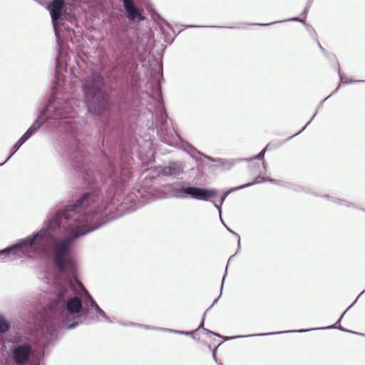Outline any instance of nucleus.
Here are the masks:
<instances>
[{
  "label": "nucleus",
  "instance_id": "nucleus-45",
  "mask_svg": "<svg viewBox=\"0 0 365 365\" xmlns=\"http://www.w3.org/2000/svg\"><path fill=\"white\" fill-rule=\"evenodd\" d=\"M60 66V62L58 58H56V68H58Z\"/></svg>",
  "mask_w": 365,
  "mask_h": 365
},
{
  "label": "nucleus",
  "instance_id": "nucleus-16",
  "mask_svg": "<svg viewBox=\"0 0 365 365\" xmlns=\"http://www.w3.org/2000/svg\"><path fill=\"white\" fill-rule=\"evenodd\" d=\"M257 182H259L257 180H255V181H252V182H248V183H246V184H244V185H240V186H237V187H232L231 188L230 190L227 191L226 192H225L223 194V195L220 197V205H222L226 197H227V195L231 193L232 192H234V191H236V190H241V189H243V188H245V187H250L255 184H257Z\"/></svg>",
  "mask_w": 365,
  "mask_h": 365
},
{
  "label": "nucleus",
  "instance_id": "nucleus-46",
  "mask_svg": "<svg viewBox=\"0 0 365 365\" xmlns=\"http://www.w3.org/2000/svg\"><path fill=\"white\" fill-rule=\"evenodd\" d=\"M312 2H313V0H308V2H307L308 6H311Z\"/></svg>",
  "mask_w": 365,
  "mask_h": 365
},
{
  "label": "nucleus",
  "instance_id": "nucleus-53",
  "mask_svg": "<svg viewBox=\"0 0 365 365\" xmlns=\"http://www.w3.org/2000/svg\"><path fill=\"white\" fill-rule=\"evenodd\" d=\"M221 296H222V294H220L218 296V299L220 298Z\"/></svg>",
  "mask_w": 365,
  "mask_h": 365
},
{
  "label": "nucleus",
  "instance_id": "nucleus-13",
  "mask_svg": "<svg viewBox=\"0 0 365 365\" xmlns=\"http://www.w3.org/2000/svg\"><path fill=\"white\" fill-rule=\"evenodd\" d=\"M311 329H298V330H288V331H275V332H270V333H262V334H248L245 336H225L222 337L225 341H229L231 339H237V338H241V337H252V336H267V335H272V334H287V333H304L309 331Z\"/></svg>",
  "mask_w": 365,
  "mask_h": 365
},
{
  "label": "nucleus",
  "instance_id": "nucleus-25",
  "mask_svg": "<svg viewBox=\"0 0 365 365\" xmlns=\"http://www.w3.org/2000/svg\"><path fill=\"white\" fill-rule=\"evenodd\" d=\"M168 120V115L165 110L160 113L159 117V123H160V130L163 132V127L166 125Z\"/></svg>",
  "mask_w": 365,
  "mask_h": 365
},
{
  "label": "nucleus",
  "instance_id": "nucleus-34",
  "mask_svg": "<svg viewBox=\"0 0 365 365\" xmlns=\"http://www.w3.org/2000/svg\"><path fill=\"white\" fill-rule=\"evenodd\" d=\"M206 315V312H205L204 315H203V318H202V322L200 323V324L199 325L198 328L195 330L197 331V329H205L204 328V319H205V317Z\"/></svg>",
  "mask_w": 365,
  "mask_h": 365
},
{
  "label": "nucleus",
  "instance_id": "nucleus-8",
  "mask_svg": "<svg viewBox=\"0 0 365 365\" xmlns=\"http://www.w3.org/2000/svg\"><path fill=\"white\" fill-rule=\"evenodd\" d=\"M66 6L64 0H53L48 6L47 9L49 11L52 24L54 28L55 36L57 41L60 38L58 31L57 25L59 19L63 16V10Z\"/></svg>",
  "mask_w": 365,
  "mask_h": 365
},
{
  "label": "nucleus",
  "instance_id": "nucleus-36",
  "mask_svg": "<svg viewBox=\"0 0 365 365\" xmlns=\"http://www.w3.org/2000/svg\"><path fill=\"white\" fill-rule=\"evenodd\" d=\"M317 44L320 48V50L324 53L326 54L327 53V51L325 50V48L321 45V43H319V41L317 40Z\"/></svg>",
  "mask_w": 365,
  "mask_h": 365
},
{
  "label": "nucleus",
  "instance_id": "nucleus-42",
  "mask_svg": "<svg viewBox=\"0 0 365 365\" xmlns=\"http://www.w3.org/2000/svg\"><path fill=\"white\" fill-rule=\"evenodd\" d=\"M217 301H218V298H217V299H216L213 302V303L212 304V305H211V306H210V307L206 310V312H205L207 313V311H208V310H209V309H210V308H211L214 304H215L217 302Z\"/></svg>",
  "mask_w": 365,
  "mask_h": 365
},
{
  "label": "nucleus",
  "instance_id": "nucleus-6",
  "mask_svg": "<svg viewBox=\"0 0 365 365\" xmlns=\"http://www.w3.org/2000/svg\"><path fill=\"white\" fill-rule=\"evenodd\" d=\"M173 190L178 197L185 198L189 196L195 200L203 201L214 198L218 194L216 189L193 186L185 182H180V187L174 188Z\"/></svg>",
  "mask_w": 365,
  "mask_h": 365
},
{
  "label": "nucleus",
  "instance_id": "nucleus-50",
  "mask_svg": "<svg viewBox=\"0 0 365 365\" xmlns=\"http://www.w3.org/2000/svg\"><path fill=\"white\" fill-rule=\"evenodd\" d=\"M99 319L97 317L96 319L93 320L94 322H98Z\"/></svg>",
  "mask_w": 365,
  "mask_h": 365
},
{
  "label": "nucleus",
  "instance_id": "nucleus-3",
  "mask_svg": "<svg viewBox=\"0 0 365 365\" xmlns=\"http://www.w3.org/2000/svg\"><path fill=\"white\" fill-rule=\"evenodd\" d=\"M59 329L53 317L50 316L47 306L43 309L36 329L28 338L19 337L11 341L9 357L13 365H40L35 361L38 348L45 349L57 339Z\"/></svg>",
  "mask_w": 365,
  "mask_h": 365
},
{
  "label": "nucleus",
  "instance_id": "nucleus-51",
  "mask_svg": "<svg viewBox=\"0 0 365 365\" xmlns=\"http://www.w3.org/2000/svg\"><path fill=\"white\" fill-rule=\"evenodd\" d=\"M6 163V162H5V161H4V162H3L2 163H0V166H1V165H4Z\"/></svg>",
  "mask_w": 365,
  "mask_h": 365
},
{
  "label": "nucleus",
  "instance_id": "nucleus-48",
  "mask_svg": "<svg viewBox=\"0 0 365 365\" xmlns=\"http://www.w3.org/2000/svg\"><path fill=\"white\" fill-rule=\"evenodd\" d=\"M220 221H221V222L222 223V225H223L225 227V226H227V225L225 224V222H224V221H223V220H222V216H221V217H220Z\"/></svg>",
  "mask_w": 365,
  "mask_h": 365
},
{
  "label": "nucleus",
  "instance_id": "nucleus-56",
  "mask_svg": "<svg viewBox=\"0 0 365 365\" xmlns=\"http://www.w3.org/2000/svg\"><path fill=\"white\" fill-rule=\"evenodd\" d=\"M122 1L123 2V0H122Z\"/></svg>",
  "mask_w": 365,
  "mask_h": 365
},
{
  "label": "nucleus",
  "instance_id": "nucleus-27",
  "mask_svg": "<svg viewBox=\"0 0 365 365\" xmlns=\"http://www.w3.org/2000/svg\"><path fill=\"white\" fill-rule=\"evenodd\" d=\"M197 154L202 156L204 158L207 159V160H209L210 162L217 163V160H219V158H214L209 156L200 151H197Z\"/></svg>",
  "mask_w": 365,
  "mask_h": 365
},
{
  "label": "nucleus",
  "instance_id": "nucleus-39",
  "mask_svg": "<svg viewBox=\"0 0 365 365\" xmlns=\"http://www.w3.org/2000/svg\"><path fill=\"white\" fill-rule=\"evenodd\" d=\"M227 274V269H225V274L222 278V286H221V292L222 291V289H223V286H224V282H225V276Z\"/></svg>",
  "mask_w": 365,
  "mask_h": 365
},
{
  "label": "nucleus",
  "instance_id": "nucleus-55",
  "mask_svg": "<svg viewBox=\"0 0 365 365\" xmlns=\"http://www.w3.org/2000/svg\"><path fill=\"white\" fill-rule=\"evenodd\" d=\"M232 257H231L230 258H229L228 262L231 260V258H232Z\"/></svg>",
  "mask_w": 365,
  "mask_h": 365
},
{
  "label": "nucleus",
  "instance_id": "nucleus-40",
  "mask_svg": "<svg viewBox=\"0 0 365 365\" xmlns=\"http://www.w3.org/2000/svg\"><path fill=\"white\" fill-rule=\"evenodd\" d=\"M306 28L307 29L309 32L313 33L314 35H316V32L312 26H311V28H309V27H306Z\"/></svg>",
  "mask_w": 365,
  "mask_h": 365
},
{
  "label": "nucleus",
  "instance_id": "nucleus-12",
  "mask_svg": "<svg viewBox=\"0 0 365 365\" xmlns=\"http://www.w3.org/2000/svg\"><path fill=\"white\" fill-rule=\"evenodd\" d=\"M365 292V289L358 296V297L356 299H358L359 297V296L361 294H362L364 292ZM357 299H356L354 303L350 305L348 309L344 311L341 315L340 316V317L339 318V319L337 320V322H336V324H332V325H330V326H327L326 327H319V328H312V329H310L312 330H315V329H339L340 331H344V332H348V333H351V334H357V335H361V336H365V334H361V333H358V332H356V331H351V330H348L346 329H344V327H342L340 324L339 326H337L338 324L340 323L342 317H344V315L345 314V313L346 312V311L356 302Z\"/></svg>",
  "mask_w": 365,
  "mask_h": 365
},
{
  "label": "nucleus",
  "instance_id": "nucleus-30",
  "mask_svg": "<svg viewBox=\"0 0 365 365\" xmlns=\"http://www.w3.org/2000/svg\"><path fill=\"white\" fill-rule=\"evenodd\" d=\"M225 227L230 232H231L232 234H233L234 235H235L237 237V244H238V247H239L238 249L240 250V235L237 233L232 231V230H230L227 226H225Z\"/></svg>",
  "mask_w": 365,
  "mask_h": 365
},
{
  "label": "nucleus",
  "instance_id": "nucleus-47",
  "mask_svg": "<svg viewBox=\"0 0 365 365\" xmlns=\"http://www.w3.org/2000/svg\"><path fill=\"white\" fill-rule=\"evenodd\" d=\"M213 335L216 336H218V337H220V338H222L223 336H221L220 334H217V333H215L213 334Z\"/></svg>",
  "mask_w": 365,
  "mask_h": 365
},
{
  "label": "nucleus",
  "instance_id": "nucleus-15",
  "mask_svg": "<svg viewBox=\"0 0 365 365\" xmlns=\"http://www.w3.org/2000/svg\"><path fill=\"white\" fill-rule=\"evenodd\" d=\"M340 87V84L337 86V88L329 95L328 96L327 98H325L324 100H322L320 103H319V105L318 106L317 108L316 109L314 115L312 116L311 119L307 123V124L297 133H296L295 134L292 135V136H290L289 138H288L287 139V140L294 138V136L299 135L300 133H302L306 128L307 126L312 122V120L314 118V117L316 116L317 112H318V109L319 108V107H321L322 106V104L329 98H330L331 96L334 95L339 90Z\"/></svg>",
  "mask_w": 365,
  "mask_h": 365
},
{
  "label": "nucleus",
  "instance_id": "nucleus-41",
  "mask_svg": "<svg viewBox=\"0 0 365 365\" xmlns=\"http://www.w3.org/2000/svg\"><path fill=\"white\" fill-rule=\"evenodd\" d=\"M338 73H339V78L341 80H343L344 77L343 76L341 75V71H340V68H339V66L338 65Z\"/></svg>",
  "mask_w": 365,
  "mask_h": 365
},
{
  "label": "nucleus",
  "instance_id": "nucleus-37",
  "mask_svg": "<svg viewBox=\"0 0 365 365\" xmlns=\"http://www.w3.org/2000/svg\"><path fill=\"white\" fill-rule=\"evenodd\" d=\"M188 147H189V148H190V150L191 151L196 152V153H197V151H198V150H197L195 148H194L192 145H190H190H188Z\"/></svg>",
  "mask_w": 365,
  "mask_h": 365
},
{
  "label": "nucleus",
  "instance_id": "nucleus-21",
  "mask_svg": "<svg viewBox=\"0 0 365 365\" xmlns=\"http://www.w3.org/2000/svg\"><path fill=\"white\" fill-rule=\"evenodd\" d=\"M11 329V323L0 314V334H4Z\"/></svg>",
  "mask_w": 365,
  "mask_h": 365
},
{
  "label": "nucleus",
  "instance_id": "nucleus-11",
  "mask_svg": "<svg viewBox=\"0 0 365 365\" xmlns=\"http://www.w3.org/2000/svg\"><path fill=\"white\" fill-rule=\"evenodd\" d=\"M365 292V289L358 296V297L356 299H358L359 297V296L361 294H362L364 292ZM357 299H356L354 303L350 305L348 309L344 311L341 315L340 316V317L339 318V319L337 320V322H336V324H332V325H330V326H327L326 327H319V328H312V329H310L312 330H315V329H339L340 331H344V332H348V333H351V334H357V335H361V336H365V334H361V333H358V332H356V331H351V330H348L346 329H344V327H342L340 324L339 326H337L338 324L340 323L342 317H344V315L345 314V313L346 312V311L356 302Z\"/></svg>",
  "mask_w": 365,
  "mask_h": 365
},
{
  "label": "nucleus",
  "instance_id": "nucleus-35",
  "mask_svg": "<svg viewBox=\"0 0 365 365\" xmlns=\"http://www.w3.org/2000/svg\"><path fill=\"white\" fill-rule=\"evenodd\" d=\"M138 327H143L145 329H156L157 328L155 327H151L149 325H145V324H142V326H137Z\"/></svg>",
  "mask_w": 365,
  "mask_h": 365
},
{
  "label": "nucleus",
  "instance_id": "nucleus-10",
  "mask_svg": "<svg viewBox=\"0 0 365 365\" xmlns=\"http://www.w3.org/2000/svg\"><path fill=\"white\" fill-rule=\"evenodd\" d=\"M183 172V165L179 162H170L168 165L162 167L160 173L164 176H176Z\"/></svg>",
  "mask_w": 365,
  "mask_h": 365
},
{
  "label": "nucleus",
  "instance_id": "nucleus-18",
  "mask_svg": "<svg viewBox=\"0 0 365 365\" xmlns=\"http://www.w3.org/2000/svg\"><path fill=\"white\" fill-rule=\"evenodd\" d=\"M285 21H297V22H300L301 24H304L306 27L311 28V26H309L307 24H306V22H305V21L304 19H301L299 17H292V18H290V19H286V20L277 21H274V22L269 23V24H252L251 25H255V26H268L272 25L274 24L282 23V22H285Z\"/></svg>",
  "mask_w": 365,
  "mask_h": 365
},
{
  "label": "nucleus",
  "instance_id": "nucleus-20",
  "mask_svg": "<svg viewBox=\"0 0 365 365\" xmlns=\"http://www.w3.org/2000/svg\"><path fill=\"white\" fill-rule=\"evenodd\" d=\"M27 140H28L24 138V136L22 135L11 148L10 155L6 159L5 162H7Z\"/></svg>",
  "mask_w": 365,
  "mask_h": 365
},
{
  "label": "nucleus",
  "instance_id": "nucleus-43",
  "mask_svg": "<svg viewBox=\"0 0 365 365\" xmlns=\"http://www.w3.org/2000/svg\"><path fill=\"white\" fill-rule=\"evenodd\" d=\"M262 165H263V168H264V170H266V169H267V162L264 160V161L262 162Z\"/></svg>",
  "mask_w": 365,
  "mask_h": 365
},
{
  "label": "nucleus",
  "instance_id": "nucleus-28",
  "mask_svg": "<svg viewBox=\"0 0 365 365\" xmlns=\"http://www.w3.org/2000/svg\"><path fill=\"white\" fill-rule=\"evenodd\" d=\"M119 324L120 325H122V326H124V327H128V326H130V327L142 326V324L135 323V322H120Z\"/></svg>",
  "mask_w": 365,
  "mask_h": 365
},
{
  "label": "nucleus",
  "instance_id": "nucleus-4",
  "mask_svg": "<svg viewBox=\"0 0 365 365\" xmlns=\"http://www.w3.org/2000/svg\"><path fill=\"white\" fill-rule=\"evenodd\" d=\"M84 102L88 110L97 115L106 113L110 108V95L104 77L93 71L83 83Z\"/></svg>",
  "mask_w": 365,
  "mask_h": 365
},
{
  "label": "nucleus",
  "instance_id": "nucleus-17",
  "mask_svg": "<svg viewBox=\"0 0 365 365\" xmlns=\"http://www.w3.org/2000/svg\"><path fill=\"white\" fill-rule=\"evenodd\" d=\"M322 197H324L328 200H330L339 205H344V206H346L347 207H356V206L354 205V203L349 202V201H347L346 200H342V199H339V198H337V197H331L330 195H322L321 196Z\"/></svg>",
  "mask_w": 365,
  "mask_h": 365
},
{
  "label": "nucleus",
  "instance_id": "nucleus-44",
  "mask_svg": "<svg viewBox=\"0 0 365 365\" xmlns=\"http://www.w3.org/2000/svg\"><path fill=\"white\" fill-rule=\"evenodd\" d=\"M204 331H205V332H207V334H214V332H213V331H210L209 329H204Z\"/></svg>",
  "mask_w": 365,
  "mask_h": 365
},
{
  "label": "nucleus",
  "instance_id": "nucleus-32",
  "mask_svg": "<svg viewBox=\"0 0 365 365\" xmlns=\"http://www.w3.org/2000/svg\"><path fill=\"white\" fill-rule=\"evenodd\" d=\"M211 202L212 204L213 205V206L218 210L219 212V215L220 217H221L222 215V209H221V205H218L215 201L213 200H211Z\"/></svg>",
  "mask_w": 365,
  "mask_h": 365
},
{
  "label": "nucleus",
  "instance_id": "nucleus-38",
  "mask_svg": "<svg viewBox=\"0 0 365 365\" xmlns=\"http://www.w3.org/2000/svg\"><path fill=\"white\" fill-rule=\"evenodd\" d=\"M188 147H189V148H190V150L191 151L196 152V153H197V151H198V150H197L195 148H194L192 145H190H190H188Z\"/></svg>",
  "mask_w": 365,
  "mask_h": 365
},
{
  "label": "nucleus",
  "instance_id": "nucleus-9",
  "mask_svg": "<svg viewBox=\"0 0 365 365\" xmlns=\"http://www.w3.org/2000/svg\"><path fill=\"white\" fill-rule=\"evenodd\" d=\"M123 4L125 16L129 21H133L136 19L143 20L145 19L135 7L133 0H123Z\"/></svg>",
  "mask_w": 365,
  "mask_h": 365
},
{
  "label": "nucleus",
  "instance_id": "nucleus-23",
  "mask_svg": "<svg viewBox=\"0 0 365 365\" xmlns=\"http://www.w3.org/2000/svg\"><path fill=\"white\" fill-rule=\"evenodd\" d=\"M255 180H257L259 182L258 183H260L262 182H269L271 183L284 186V183L286 182H279V181L276 180L275 179L270 178L261 177L259 175L257 176L254 181H255Z\"/></svg>",
  "mask_w": 365,
  "mask_h": 365
},
{
  "label": "nucleus",
  "instance_id": "nucleus-52",
  "mask_svg": "<svg viewBox=\"0 0 365 365\" xmlns=\"http://www.w3.org/2000/svg\"><path fill=\"white\" fill-rule=\"evenodd\" d=\"M221 296H222V294H220L218 296V299L220 298Z\"/></svg>",
  "mask_w": 365,
  "mask_h": 365
},
{
  "label": "nucleus",
  "instance_id": "nucleus-19",
  "mask_svg": "<svg viewBox=\"0 0 365 365\" xmlns=\"http://www.w3.org/2000/svg\"><path fill=\"white\" fill-rule=\"evenodd\" d=\"M137 64H132V68L129 71V75L130 78V84L133 87H137L138 86V83L140 81V77L138 76V73L135 71L137 68Z\"/></svg>",
  "mask_w": 365,
  "mask_h": 365
},
{
  "label": "nucleus",
  "instance_id": "nucleus-33",
  "mask_svg": "<svg viewBox=\"0 0 365 365\" xmlns=\"http://www.w3.org/2000/svg\"><path fill=\"white\" fill-rule=\"evenodd\" d=\"M310 6H308V4H307L306 7L304 8V9L303 10V11L302 12L301 15L302 16H304V18H307V14H308V10H309V8Z\"/></svg>",
  "mask_w": 365,
  "mask_h": 365
},
{
  "label": "nucleus",
  "instance_id": "nucleus-24",
  "mask_svg": "<svg viewBox=\"0 0 365 365\" xmlns=\"http://www.w3.org/2000/svg\"><path fill=\"white\" fill-rule=\"evenodd\" d=\"M161 331L170 332V333H175L180 335H185V336H192L193 331H179V330H175L171 329H167V328H161Z\"/></svg>",
  "mask_w": 365,
  "mask_h": 365
},
{
  "label": "nucleus",
  "instance_id": "nucleus-5",
  "mask_svg": "<svg viewBox=\"0 0 365 365\" xmlns=\"http://www.w3.org/2000/svg\"><path fill=\"white\" fill-rule=\"evenodd\" d=\"M120 159L116 160L113 156L112 150L109 153L103 152V157L108 165V175L111 179L112 191L114 195L121 191L124 183L128 178V165L130 160L129 152L120 148Z\"/></svg>",
  "mask_w": 365,
  "mask_h": 365
},
{
  "label": "nucleus",
  "instance_id": "nucleus-26",
  "mask_svg": "<svg viewBox=\"0 0 365 365\" xmlns=\"http://www.w3.org/2000/svg\"><path fill=\"white\" fill-rule=\"evenodd\" d=\"M267 146H266L265 148H264L257 155L250 158H245V161H251L252 160H262V159H264V155H265V153L267 151Z\"/></svg>",
  "mask_w": 365,
  "mask_h": 365
},
{
  "label": "nucleus",
  "instance_id": "nucleus-22",
  "mask_svg": "<svg viewBox=\"0 0 365 365\" xmlns=\"http://www.w3.org/2000/svg\"><path fill=\"white\" fill-rule=\"evenodd\" d=\"M284 187L287 188L291 189L293 191L297 192H307V193L309 192V190L307 187H305L302 185H298V184H292L289 182H285Z\"/></svg>",
  "mask_w": 365,
  "mask_h": 365
},
{
  "label": "nucleus",
  "instance_id": "nucleus-7",
  "mask_svg": "<svg viewBox=\"0 0 365 365\" xmlns=\"http://www.w3.org/2000/svg\"><path fill=\"white\" fill-rule=\"evenodd\" d=\"M113 36L118 47L125 56L130 54L133 49V31L125 24H120L113 27Z\"/></svg>",
  "mask_w": 365,
  "mask_h": 365
},
{
  "label": "nucleus",
  "instance_id": "nucleus-49",
  "mask_svg": "<svg viewBox=\"0 0 365 365\" xmlns=\"http://www.w3.org/2000/svg\"><path fill=\"white\" fill-rule=\"evenodd\" d=\"M187 27H198L199 26H195V25H187Z\"/></svg>",
  "mask_w": 365,
  "mask_h": 365
},
{
  "label": "nucleus",
  "instance_id": "nucleus-54",
  "mask_svg": "<svg viewBox=\"0 0 365 365\" xmlns=\"http://www.w3.org/2000/svg\"><path fill=\"white\" fill-rule=\"evenodd\" d=\"M221 296H222V294H220L218 296V299L220 298Z\"/></svg>",
  "mask_w": 365,
  "mask_h": 365
},
{
  "label": "nucleus",
  "instance_id": "nucleus-14",
  "mask_svg": "<svg viewBox=\"0 0 365 365\" xmlns=\"http://www.w3.org/2000/svg\"><path fill=\"white\" fill-rule=\"evenodd\" d=\"M245 159L239 158V159H224L219 158L217 160V163L220 166L222 167L224 170H230L237 163L245 161Z\"/></svg>",
  "mask_w": 365,
  "mask_h": 365
},
{
  "label": "nucleus",
  "instance_id": "nucleus-31",
  "mask_svg": "<svg viewBox=\"0 0 365 365\" xmlns=\"http://www.w3.org/2000/svg\"><path fill=\"white\" fill-rule=\"evenodd\" d=\"M354 83H365V80H346L344 83L351 84Z\"/></svg>",
  "mask_w": 365,
  "mask_h": 365
},
{
  "label": "nucleus",
  "instance_id": "nucleus-29",
  "mask_svg": "<svg viewBox=\"0 0 365 365\" xmlns=\"http://www.w3.org/2000/svg\"><path fill=\"white\" fill-rule=\"evenodd\" d=\"M220 345V344L215 348V349L212 350V359L213 360L215 361V362L219 365H222V364L217 359V356H216V354H215V351L216 349L219 347V346Z\"/></svg>",
  "mask_w": 365,
  "mask_h": 365
},
{
  "label": "nucleus",
  "instance_id": "nucleus-2",
  "mask_svg": "<svg viewBox=\"0 0 365 365\" xmlns=\"http://www.w3.org/2000/svg\"><path fill=\"white\" fill-rule=\"evenodd\" d=\"M56 81L52 86V96L48 103L40 110L37 118L31 125L23 134L24 138L29 140L41 127L47 124L51 130L64 134L70 140L71 147L66 151V156L79 180L82 188L91 187L89 192H100L95 188L98 172L95 170L94 165L90 162L89 158L83 151L78 139V128L73 118L76 115L72 103L68 98L58 97V91L63 82V76L56 71ZM88 193L85 192L84 195ZM83 194L81 195L83 196Z\"/></svg>",
  "mask_w": 365,
  "mask_h": 365
},
{
  "label": "nucleus",
  "instance_id": "nucleus-1",
  "mask_svg": "<svg viewBox=\"0 0 365 365\" xmlns=\"http://www.w3.org/2000/svg\"><path fill=\"white\" fill-rule=\"evenodd\" d=\"M98 202V193L83 195L73 203L58 209L32 235L0 250V256L5 257L21 252L28 257L46 256L52 259L58 273L50 282L54 297L46 306L59 329H73L79 324H89V307L103 319L113 322L75 275L76 264L73 252L76 242L107 222L95 223L99 212L103 216L111 211L110 205H107L103 212L102 207H98L93 215L86 212Z\"/></svg>",
  "mask_w": 365,
  "mask_h": 365
}]
</instances>
